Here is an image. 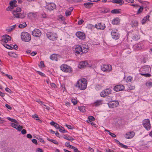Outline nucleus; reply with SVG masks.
<instances>
[{
    "label": "nucleus",
    "instance_id": "20",
    "mask_svg": "<svg viewBox=\"0 0 152 152\" xmlns=\"http://www.w3.org/2000/svg\"><path fill=\"white\" fill-rule=\"evenodd\" d=\"M88 63L85 61L80 62L78 65V67L80 68H84L86 67L88 65Z\"/></svg>",
    "mask_w": 152,
    "mask_h": 152
},
{
    "label": "nucleus",
    "instance_id": "54",
    "mask_svg": "<svg viewBox=\"0 0 152 152\" xmlns=\"http://www.w3.org/2000/svg\"><path fill=\"white\" fill-rule=\"evenodd\" d=\"M32 117L34 119L36 120V119H39V117L38 115L37 114H35L32 115Z\"/></svg>",
    "mask_w": 152,
    "mask_h": 152
},
{
    "label": "nucleus",
    "instance_id": "45",
    "mask_svg": "<svg viewBox=\"0 0 152 152\" xmlns=\"http://www.w3.org/2000/svg\"><path fill=\"white\" fill-rule=\"evenodd\" d=\"M145 85L147 87L152 86V82H147L146 83Z\"/></svg>",
    "mask_w": 152,
    "mask_h": 152
},
{
    "label": "nucleus",
    "instance_id": "43",
    "mask_svg": "<svg viewBox=\"0 0 152 152\" xmlns=\"http://www.w3.org/2000/svg\"><path fill=\"white\" fill-rule=\"evenodd\" d=\"M72 102L73 103V104L75 105L77 103V101L76 99L75 98H73L72 99Z\"/></svg>",
    "mask_w": 152,
    "mask_h": 152
},
{
    "label": "nucleus",
    "instance_id": "2",
    "mask_svg": "<svg viewBox=\"0 0 152 152\" xmlns=\"http://www.w3.org/2000/svg\"><path fill=\"white\" fill-rule=\"evenodd\" d=\"M20 36L21 39L23 41L28 42L31 39V37L30 34L27 32H22Z\"/></svg>",
    "mask_w": 152,
    "mask_h": 152
},
{
    "label": "nucleus",
    "instance_id": "7",
    "mask_svg": "<svg viewBox=\"0 0 152 152\" xmlns=\"http://www.w3.org/2000/svg\"><path fill=\"white\" fill-rule=\"evenodd\" d=\"M111 90L109 88H107L103 90L100 93V95L102 97H104L110 94Z\"/></svg>",
    "mask_w": 152,
    "mask_h": 152
},
{
    "label": "nucleus",
    "instance_id": "14",
    "mask_svg": "<svg viewBox=\"0 0 152 152\" xmlns=\"http://www.w3.org/2000/svg\"><path fill=\"white\" fill-rule=\"evenodd\" d=\"M124 89V87L122 85H117L114 86V90L116 91H119L123 90Z\"/></svg>",
    "mask_w": 152,
    "mask_h": 152
},
{
    "label": "nucleus",
    "instance_id": "64",
    "mask_svg": "<svg viewBox=\"0 0 152 152\" xmlns=\"http://www.w3.org/2000/svg\"><path fill=\"white\" fill-rule=\"evenodd\" d=\"M27 137L28 138L31 139L32 137V136L30 134H28L26 135Z\"/></svg>",
    "mask_w": 152,
    "mask_h": 152
},
{
    "label": "nucleus",
    "instance_id": "50",
    "mask_svg": "<svg viewBox=\"0 0 152 152\" xmlns=\"http://www.w3.org/2000/svg\"><path fill=\"white\" fill-rule=\"evenodd\" d=\"M71 12L70 11H69V10H67L65 12L66 16H68L70 15L71 14Z\"/></svg>",
    "mask_w": 152,
    "mask_h": 152
},
{
    "label": "nucleus",
    "instance_id": "52",
    "mask_svg": "<svg viewBox=\"0 0 152 152\" xmlns=\"http://www.w3.org/2000/svg\"><path fill=\"white\" fill-rule=\"evenodd\" d=\"M40 67H45V65L44 64V62L43 61H41L40 62V65H39Z\"/></svg>",
    "mask_w": 152,
    "mask_h": 152
},
{
    "label": "nucleus",
    "instance_id": "37",
    "mask_svg": "<svg viewBox=\"0 0 152 152\" xmlns=\"http://www.w3.org/2000/svg\"><path fill=\"white\" fill-rule=\"evenodd\" d=\"M25 16V15L23 13H20L18 14V18H24Z\"/></svg>",
    "mask_w": 152,
    "mask_h": 152
},
{
    "label": "nucleus",
    "instance_id": "4",
    "mask_svg": "<svg viewBox=\"0 0 152 152\" xmlns=\"http://www.w3.org/2000/svg\"><path fill=\"white\" fill-rule=\"evenodd\" d=\"M101 70L105 72H109L112 69V67L111 65L105 64L102 65L101 66Z\"/></svg>",
    "mask_w": 152,
    "mask_h": 152
},
{
    "label": "nucleus",
    "instance_id": "38",
    "mask_svg": "<svg viewBox=\"0 0 152 152\" xmlns=\"http://www.w3.org/2000/svg\"><path fill=\"white\" fill-rule=\"evenodd\" d=\"M17 12L15 10H13L12 12V14L16 18H18L19 13Z\"/></svg>",
    "mask_w": 152,
    "mask_h": 152
},
{
    "label": "nucleus",
    "instance_id": "25",
    "mask_svg": "<svg viewBox=\"0 0 152 152\" xmlns=\"http://www.w3.org/2000/svg\"><path fill=\"white\" fill-rule=\"evenodd\" d=\"M102 100H97L93 104L95 106H98L102 104Z\"/></svg>",
    "mask_w": 152,
    "mask_h": 152
},
{
    "label": "nucleus",
    "instance_id": "27",
    "mask_svg": "<svg viewBox=\"0 0 152 152\" xmlns=\"http://www.w3.org/2000/svg\"><path fill=\"white\" fill-rule=\"evenodd\" d=\"M93 3L91 2H87L84 3V5L87 8H90L93 5Z\"/></svg>",
    "mask_w": 152,
    "mask_h": 152
},
{
    "label": "nucleus",
    "instance_id": "62",
    "mask_svg": "<svg viewBox=\"0 0 152 152\" xmlns=\"http://www.w3.org/2000/svg\"><path fill=\"white\" fill-rule=\"evenodd\" d=\"M21 133L23 134H25L26 133V130L25 129H23L21 131Z\"/></svg>",
    "mask_w": 152,
    "mask_h": 152
},
{
    "label": "nucleus",
    "instance_id": "10",
    "mask_svg": "<svg viewBox=\"0 0 152 152\" xmlns=\"http://www.w3.org/2000/svg\"><path fill=\"white\" fill-rule=\"evenodd\" d=\"M17 1L16 0H14L10 1V7H8L7 9V10L8 11L12 9H13L15 7L17 6L16 4Z\"/></svg>",
    "mask_w": 152,
    "mask_h": 152
},
{
    "label": "nucleus",
    "instance_id": "34",
    "mask_svg": "<svg viewBox=\"0 0 152 152\" xmlns=\"http://www.w3.org/2000/svg\"><path fill=\"white\" fill-rule=\"evenodd\" d=\"M63 137L66 140H74V139L72 138V137H67L66 136H65V135H64V137Z\"/></svg>",
    "mask_w": 152,
    "mask_h": 152
},
{
    "label": "nucleus",
    "instance_id": "61",
    "mask_svg": "<svg viewBox=\"0 0 152 152\" xmlns=\"http://www.w3.org/2000/svg\"><path fill=\"white\" fill-rule=\"evenodd\" d=\"M17 12H20L21 10V8L20 7H17L16 9V10H15Z\"/></svg>",
    "mask_w": 152,
    "mask_h": 152
},
{
    "label": "nucleus",
    "instance_id": "29",
    "mask_svg": "<svg viewBox=\"0 0 152 152\" xmlns=\"http://www.w3.org/2000/svg\"><path fill=\"white\" fill-rule=\"evenodd\" d=\"M149 15H147L144 17L143 19L141 21V23L142 24H145L146 22V21L147 20H149Z\"/></svg>",
    "mask_w": 152,
    "mask_h": 152
},
{
    "label": "nucleus",
    "instance_id": "53",
    "mask_svg": "<svg viewBox=\"0 0 152 152\" xmlns=\"http://www.w3.org/2000/svg\"><path fill=\"white\" fill-rule=\"evenodd\" d=\"M72 149H73L74 152H79V151L78 150L77 148H75L73 146L72 148Z\"/></svg>",
    "mask_w": 152,
    "mask_h": 152
},
{
    "label": "nucleus",
    "instance_id": "26",
    "mask_svg": "<svg viewBox=\"0 0 152 152\" xmlns=\"http://www.w3.org/2000/svg\"><path fill=\"white\" fill-rule=\"evenodd\" d=\"M50 58L53 61H57V55L55 54H53L50 56Z\"/></svg>",
    "mask_w": 152,
    "mask_h": 152
},
{
    "label": "nucleus",
    "instance_id": "49",
    "mask_svg": "<svg viewBox=\"0 0 152 152\" xmlns=\"http://www.w3.org/2000/svg\"><path fill=\"white\" fill-rule=\"evenodd\" d=\"M132 80L133 77L129 76L127 77L126 80L128 82H131Z\"/></svg>",
    "mask_w": 152,
    "mask_h": 152
},
{
    "label": "nucleus",
    "instance_id": "9",
    "mask_svg": "<svg viewBox=\"0 0 152 152\" xmlns=\"http://www.w3.org/2000/svg\"><path fill=\"white\" fill-rule=\"evenodd\" d=\"M111 34L113 39H118L119 37V34L118 32V30H113L111 31Z\"/></svg>",
    "mask_w": 152,
    "mask_h": 152
},
{
    "label": "nucleus",
    "instance_id": "28",
    "mask_svg": "<svg viewBox=\"0 0 152 152\" xmlns=\"http://www.w3.org/2000/svg\"><path fill=\"white\" fill-rule=\"evenodd\" d=\"M138 25V22L137 21L133 20L132 21L131 23V25L132 27H136Z\"/></svg>",
    "mask_w": 152,
    "mask_h": 152
},
{
    "label": "nucleus",
    "instance_id": "12",
    "mask_svg": "<svg viewBox=\"0 0 152 152\" xmlns=\"http://www.w3.org/2000/svg\"><path fill=\"white\" fill-rule=\"evenodd\" d=\"M56 7V4L53 3L48 4L46 7V8L50 11L53 10L55 9Z\"/></svg>",
    "mask_w": 152,
    "mask_h": 152
},
{
    "label": "nucleus",
    "instance_id": "60",
    "mask_svg": "<svg viewBox=\"0 0 152 152\" xmlns=\"http://www.w3.org/2000/svg\"><path fill=\"white\" fill-rule=\"evenodd\" d=\"M43 150L40 148H38L36 150V152H43Z\"/></svg>",
    "mask_w": 152,
    "mask_h": 152
},
{
    "label": "nucleus",
    "instance_id": "31",
    "mask_svg": "<svg viewBox=\"0 0 152 152\" xmlns=\"http://www.w3.org/2000/svg\"><path fill=\"white\" fill-rule=\"evenodd\" d=\"M19 123L18 122L16 121V122L12 123L11 124V126L15 129H16L18 126L19 125Z\"/></svg>",
    "mask_w": 152,
    "mask_h": 152
},
{
    "label": "nucleus",
    "instance_id": "48",
    "mask_svg": "<svg viewBox=\"0 0 152 152\" xmlns=\"http://www.w3.org/2000/svg\"><path fill=\"white\" fill-rule=\"evenodd\" d=\"M23 128V127L22 126L20 125L19 124L16 128V129L18 130L19 131H20Z\"/></svg>",
    "mask_w": 152,
    "mask_h": 152
},
{
    "label": "nucleus",
    "instance_id": "32",
    "mask_svg": "<svg viewBox=\"0 0 152 152\" xmlns=\"http://www.w3.org/2000/svg\"><path fill=\"white\" fill-rule=\"evenodd\" d=\"M121 10L120 9H116L112 10L111 11V13H112L117 14L120 12Z\"/></svg>",
    "mask_w": 152,
    "mask_h": 152
},
{
    "label": "nucleus",
    "instance_id": "8",
    "mask_svg": "<svg viewBox=\"0 0 152 152\" xmlns=\"http://www.w3.org/2000/svg\"><path fill=\"white\" fill-rule=\"evenodd\" d=\"M11 39V37L10 36L7 35H5L3 36L2 39L0 41V43L2 44H4V43L7 42Z\"/></svg>",
    "mask_w": 152,
    "mask_h": 152
},
{
    "label": "nucleus",
    "instance_id": "13",
    "mask_svg": "<svg viewBox=\"0 0 152 152\" xmlns=\"http://www.w3.org/2000/svg\"><path fill=\"white\" fill-rule=\"evenodd\" d=\"M77 37L80 39H84L86 38L85 34L81 31L77 32L76 33Z\"/></svg>",
    "mask_w": 152,
    "mask_h": 152
},
{
    "label": "nucleus",
    "instance_id": "56",
    "mask_svg": "<svg viewBox=\"0 0 152 152\" xmlns=\"http://www.w3.org/2000/svg\"><path fill=\"white\" fill-rule=\"evenodd\" d=\"M66 126L69 129H72L73 127L71 125L66 124Z\"/></svg>",
    "mask_w": 152,
    "mask_h": 152
},
{
    "label": "nucleus",
    "instance_id": "17",
    "mask_svg": "<svg viewBox=\"0 0 152 152\" xmlns=\"http://www.w3.org/2000/svg\"><path fill=\"white\" fill-rule=\"evenodd\" d=\"M135 133L133 131L130 132L126 134L125 137L127 139H129L132 138L135 135Z\"/></svg>",
    "mask_w": 152,
    "mask_h": 152
},
{
    "label": "nucleus",
    "instance_id": "44",
    "mask_svg": "<svg viewBox=\"0 0 152 152\" xmlns=\"http://www.w3.org/2000/svg\"><path fill=\"white\" fill-rule=\"evenodd\" d=\"M143 6L140 7V8L138 9L137 12V14L140 13L143 10Z\"/></svg>",
    "mask_w": 152,
    "mask_h": 152
},
{
    "label": "nucleus",
    "instance_id": "36",
    "mask_svg": "<svg viewBox=\"0 0 152 152\" xmlns=\"http://www.w3.org/2000/svg\"><path fill=\"white\" fill-rule=\"evenodd\" d=\"M105 131L108 132L109 133V134L110 135H111L112 137H116V135L115 134L113 133H111L108 130L105 129Z\"/></svg>",
    "mask_w": 152,
    "mask_h": 152
},
{
    "label": "nucleus",
    "instance_id": "33",
    "mask_svg": "<svg viewBox=\"0 0 152 152\" xmlns=\"http://www.w3.org/2000/svg\"><path fill=\"white\" fill-rule=\"evenodd\" d=\"M27 24L26 22L23 23H22L20 24L18 26V27L20 28H23L26 27Z\"/></svg>",
    "mask_w": 152,
    "mask_h": 152
},
{
    "label": "nucleus",
    "instance_id": "42",
    "mask_svg": "<svg viewBox=\"0 0 152 152\" xmlns=\"http://www.w3.org/2000/svg\"><path fill=\"white\" fill-rule=\"evenodd\" d=\"M5 47L9 49H11V45L10 46L6 44H2Z\"/></svg>",
    "mask_w": 152,
    "mask_h": 152
},
{
    "label": "nucleus",
    "instance_id": "15",
    "mask_svg": "<svg viewBox=\"0 0 152 152\" xmlns=\"http://www.w3.org/2000/svg\"><path fill=\"white\" fill-rule=\"evenodd\" d=\"M119 103L117 101H113L108 104L109 107L110 108L116 107L118 105Z\"/></svg>",
    "mask_w": 152,
    "mask_h": 152
},
{
    "label": "nucleus",
    "instance_id": "6",
    "mask_svg": "<svg viewBox=\"0 0 152 152\" xmlns=\"http://www.w3.org/2000/svg\"><path fill=\"white\" fill-rule=\"evenodd\" d=\"M47 36L49 39L52 41L56 40L57 38V36L56 33L50 32L47 33Z\"/></svg>",
    "mask_w": 152,
    "mask_h": 152
},
{
    "label": "nucleus",
    "instance_id": "19",
    "mask_svg": "<svg viewBox=\"0 0 152 152\" xmlns=\"http://www.w3.org/2000/svg\"><path fill=\"white\" fill-rule=\"evenodd\" d=\"M151 69L150 67L149 66H145L140 68L141 72H147Z\"/></svg>",
    "mask_w": 152,
    "mask_h": 152
},
{
    "label": "nucleus",
    "instance_id": "40",
    "mask_svg": "<svg viewBox=\"0 0 152 152\" xmlns=\"http://www.w3.org/2000/svg\"><path fill=\"white\" fill-rule=\"evenodd\" d=\"M79 109L82 112H84L85 111V108L84 107H79Z\"/></svg>",
    "mask_w": 152,
    "mask_h": 152
},
{
    "label": "nucleus",
    "instance_id": "1",
    "mask_svg": "<svg viewBox=\"0 0 152 152\" xmlns=\"http://www.w3.org/2000/svg\"><path fill=\"white\" fill-rule=\"evenodd\" d=\"M87 84V80L85 78H81L77 81L75 86L80 90H84L86 88Z\"/></svg>",
    "mask_w": 152,
    "mask_h": 152
},
{
    "label": "nucleus",
    "instance_id": "58",
    "mask_svg": "<svg viewBox=\"0 0 152 152\" xmlns=\"http://www.w3.org/2000/svg\"><path fill=\"white\" fill-rule=\"evenodd\" d=\"M139 39V37L136 35H134L133 37V39L134 40H137Z\"/></svg>",
    "mask_w": 152,
    "mask_h": 152
},
{
    "label": "nucleus",
    "instance_id": "11",
    "mask_svg": "<svg viewBox=\"0 0 152 152\" xmlns=\"http://www.w3.org/2000/svg\"><path fill=\"white\" fill-rule=\"evenodd\" d=\"M32 34L34 36L39 37L41 35V31L38 29H35L32 32Z\"/></svg>",
    "mask_w": 152,
    "mask_h": 152
},
{
    "label": "nucleus",
    "instance_id": "46",
    "mask_svg": "<svg viewBox=\"0 0 152 152\" xmlns=\"http://www.w3.org/2000/svg\"><path fill=\"white\" fill-rule=\"evenodd\" d=\"M65 145L68 147H69L70 148H72L73 146H72V145H71L69 144V142H66L65 143Z\"/></svg>",
    "mask_w": 152,
    "mask_h": 152
},
{
    "label": "nucleus",
    "instance_id": "57",
    "mask_svg": "<svg viewBox=\"0 0 152 152\" xmlns=\"http://www.w3.org/2000/svg\"><path fill=\"white\" fill-rule=\"evenodd\" d=\"M54 126L55 127V128H56L57 129H58L59 128H60V126L57 124H55Z\"/></svg>",
    "mask_w": 152,
    "mask_h": 152
},
{
    "label": "nucleus",
    "instance_id": "21",
    "mask_svg": "<svg viewBox=\"0 0 152 152\" xmlns=\"http://www.w3.org/2000/svg\"><path fill=\"white\" fill-rule=\"evenodd\" d=\"M28 17L30 19H32L37 17L36 13L30 12L28 15Z\"/></svg>",
    "mask_w": 152,
    "mask_h": 152
},
{
    "label": "nucleus",
    "instance_id": "18",
    "mask_svg": "<svg viewBox=\"0 0 152 152\" xmlns=\"http://www.w3.org/2000/svg\"><path fill=\"white\" fill-rule=\"evenodd\" d=\"M75 53L77 54H82L83 52L82 50V47L80 46H77L75 50Z\"/></svg>",
    "mask_w": 152,
    "mask_h": 152
},
{
    "label": "nucleus",
    "instance_id": "55",
    "mask_svg": "<svg viewBox=\"0 0 152 152\" xmlns=\"http://www.w3.org/2000/svg\"><path fill=\"white\" fill-rule=\"evenodd\" d=\"M88 118L89 120L92 121H94L95 119L94 117L92 116H89Z\"/></svg>",
    "mask_w": 152,
    "mask_h": 152
},
{
    "label": "nucleus",
    "instance_id": "47",
    "mask_svg": "<svg viewBox=\"0 0 152 152\" xmlns=\"http://www.w3.org/2000/svg\"><path fill=\"white\" fill-rule=\"evenodd\" d=\"M7 119L9 120L10 121H11L13 122H16V120L15 119L11 118L9 117H8L7 118Z\"/></svg>",
    "mask_w": 152,
    "mask_h": 152
},
{
    "label": "nucleus",
    "instance_id": "22",
    "mask_svg": "<svg viewBox=\"0 0 152 152\" xmlns=\"http://www.w3.org/2000/svg\"><path fill=\"white\" fill-rule=\"evenodd\" d=\"M16 26V25H15L10 26H9L6 28V30L8 32H11L14 30Z\"/></svg>",
    "mask_w": 152,
    "mask_h": 152
},
{
    "label": "nucleus",
    "instance_id": "30",
    "mask_svg": "<svg viewBox=\"0 0 152 152\" xmlns=\"http://www.w3.org/2000/svg\"><path fill=\"white\" fill-rule=\"evenodd\" d=\"M119 22V19L118 18H115L112 20V23L114 25H117Z\"/></svg>",
    "mask_w": 152,
    "mask_h": 152
},
{
    "label": "nucleus",
    "instance_id": "3",
    "mask_svg": "<svg viewBox=\"0 0 152 152\" xmlns=\"http://www.w3.org/2000/svg\"><path fill=\"white\" fill-rule=\"evenodd\" d=\"M60 67L61 69L64 72L71 73L72 71L71 67L66 64L61 65Z\"/></svg>",
    "mask_w": 152,
    "mask_h": 152
},
{
    "label": "nucleus",
    "instance_id": "16",
    "mask_svg": "<svg viewBox=\"0 0 152 152\" xmlns=\"http://www.w3.org/2000/svg\"><path fill=\"white\" fill-rule=\"evenodd\" d=\"M95 27L96 28L101 30H103L105 27L104 24L100 23L95 25Z\"/></svg>",
    "mask_w": 152,
    "mask_h": 152
},
{
    "label": "nucleus",
    "instance_id": "5",
    "mask_svg": "<svg viewBox=\"0 0 152 152\" xmlns=\"http://www.w3.org/2000/svg\"><path fill=\"white\" fill-rule=\"evenodd\" d=\"M142 125L147 130H149L151 128V125L149 119H145L142 121Z\"/></svg>",
    "mask_w": 152,
    "mask_h": 152
},
{
    "label": "nucleus",
    "instance_id": "39",
    "mask_svg": "<svg viewBox=\"0 0 152 152\" xmlns=\"http://www.w3.org/2000/svg\"><path fill=\"white\" fill-rule=\"evenodd\" d=\"M140 74L143 76H144L145 77H150L151 76V75L149 73H140Z\"/></svg>",
    "mask_w": 152,
    "mask_h": 152
},
{
    "label": "nucleus",
    "instance_id": "59",
    "mask_svg": "<svg viewBox=\"0 0 152 152\" xmlns=\"http://www.w3.org/2000/svg\"><path fill=\"white\" fill-rule=\"evenodd\" d=\"M32 141L33 143H34V144H35L36 145H37V140L35 139H33L32 140Z\"/></svg>",
    "mask_w": 152,
    "mask_h": 152
},
{
    "label": "nucleus",
    "instance_id": "23",
    "mask_svg": "<svg viewBox=\"0 0 152 152\" xmlns=\"http://www.w3.org/2000/svg\"><path fill=\"white\" fill-rule=\"evenodd\" d=\"M82 47V52L83 53H86L88 51V47L87 45H83Z\"/></svg>",
    "mask_w": 152,
    "mask_h": 152
},
{
    "label": "nucleus",
    "instance_id": "35",
    "mask_svg": "<svg viewBox=\"0 0 152 152\" xmlns=\"http://www.w3.org/2000/svg\"><path fill=\"white\" fill-rule=\"evenodd\" d=\"M47 139L48 141H50L52 142H53V143H54V144H55L58 145V142L56 140H55L51 139L48 138H47Z\"/></svg>",
    "mask_w": 152,
    "mask_h": 152
},
{
    "label": "nucleus",
    "instance_id": "63",
    "mask_svg": "<svg viewBox=\"0 0 152 152\" xmlns=\"http://www.w3.org/2000/svg\"><path fill=\"white\" fill-rule=\"evenodd\" d=\"M50 85L53 88H55L56 87V86L55 84L53 83H50Z\"/></svg>",
    "mask_w": 152,
    "mask_h": 152
},
{
    "label": "nucleus",
    "instance_id": "24",
    "mask_svg": "<svg viewBox=\"0 0 152 152\" xmlns=\"http://www.w3.org/2000/svg\"><path fill=\"white\" fill-rule=\"evenodd\" d=\"M111 1L113 3L120 4V5H122L124 2L122 0H113Z\"/></svg>",
    "mask_w": 152,
    "mask_h": 152
},
{
    "label": "nucleus",
    "instance_id": "41",
    "mask_svg": "<svg viewBox=\"0 0 152 152\" xmlns=\"http://www.w3.org/2000/svg\"><path fill=\"white\" fill-rule=\"evenodd\" d=\"M58 129H59V131L61 132L65 133L67 132L66 131H65L64 130V129L63 127L61 126L60 127V128Z\"/></svg>",
    "mask_w": 152,
    "mask_h": 152
},
{
    "label": "nucleus",
    "instance_id": "51",
    "mask_svg": "<svg viewBox=\"0 0 152 152\" xmlns=\"http://www.w3.org/2000/svg\"><path fill=\"white\" fill-rule=\"evenodd\" d=\"M14 48L15 50H17L18 48V46L16 45H11V49Z\"/></svg>",
    "mask_w": 152,
    "mask_h": 152
}]
</instances>
